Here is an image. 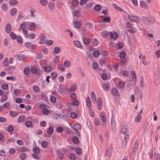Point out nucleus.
I'll return each mask as SVG.
<instances>
[{
    "label": "nucleus",
    "instance_id": "f257e3e1",
    "mask_svg": "<svg viewBox=\"0 0 160 160\" xmlns=\"http://www.w3.org/2000/svg\"><path fill=\"white\" fill-rule=\"evenodd\" d=\"M128 131V128L127 124L125 122L122 123L120 127V132L121 133L126 135L124 137V140L126 142H127V138L128 139L129 138V135L127 134Z\"/></svg>",
    "mask_w": 160,
    "mask_h": 160
},
{
    "label": "nucleus",
    "instance_id": "f03ea898",
    "mask_svg": "<svg viewBox=\"0 0 160 160\" xmlns=\"http://www.w3.org/2000/svg\"><path fill=\"white\" fill-rule=\"evenodd\" d=\"M154 79L156 85L158 86L160 84V68H158L155 71Z\"/></svg>",
    "mask_w": 160,
    "mask_h": 160
},
{
    "label": "nucleus",
    "instance_id": "7ed1b4c3",
    "mask_svg": "<svg viewBox=\"0 0 160 160\" xmlns=\"http://www.w3.org/2000/svg\"><path fill=\"white\" fill-rule=\"evenodd\" d=\"M144 23L147 25L151 24L154 23L155 21V18L153 17L149 18L145 17L143 18Z\"/></svg>",
    "mask_w": 160,
    "mask_h": 160
},
{
    "label": "nucleus",
    "instance_id": "20e7f679",
    "mask_svg": "<svg viewBox=\"0 0 160 160\" xmlns=\"http://www.w3.org/2000/svg\"><path fill=\"white\" fill-rule=\"evenodd\" d=\"M25 46L29 49L34 50L35 49V46L34 44H32V43L29 42H27L24 44Z\"/></svg>",
    "mask_w": 160,
    "mask_h": 160
},
{
    "label": "nucleus",
    "instance_id": "39448f33",
    "mask_svg": "<svg viewBox=\"0 0 160 160\" xmlns=\"http://www.w3.org/2000/svg\"><path fill=\"white\" fill-rule=\"evenodd\" d=\"M127 17L129 20L132 22H136L138 20V18L137 16L131 14H128Z\"/></svg>",
    "mask_w": 160,
    "mask_h": 160
},
{
    "label": "nucleus",
    "instance_id": "423d86ee",
    "mask_svg": "<svg viewBox=\"0 0 160 160\" xmlns=\"http://www.w3.org/2000/svg\"><path fill=\"white\" fill-rule=\"evenodd\" d=\"M102 101L101 98L98 97L97 101V107L99 110H101L102 107Z\"/></svg>",
    "mask_w": 160,
    "mask_h": 160
},
{
    "label": "nucleus",
    "instance_id": "0eeeda50",
    "mask_svg": "<svg viewBox=\"0 0 160 160\" xmlns=\"http://www.w3.org/2000/svg\"><path fill=\"white\" fill-rule=\"evenodd\" d=\"M86 102L87 107L89 109V110H91V102L89 97H87L86 98Z\"/></svg>",
    "mask_w": 160,
    "mask_h": 160
},
{
    "label": "nucleus",
    "instance_id": "6e6552de",
    "mask_svg": "<svg viewBox=\"0 0 160 160\" xmlns=\"http://www.w3.org/2000/svg\"><path fill=\"white\" fill-rule=\"evenodd\" d=\"M100 116L102 122H105L107 120V117L105 113L103 112H101L100 113Z\"/></svg>",
    "mask_w": 160,
    "mask_h": 160
},
{
    "label": "nucleus",
    "instance_id": "1a4fd4ad",
    "mask_svg": "<svg viewBox=\"0 0 160 160\" xmlns=\"http://www.w3.org/2000/svg\"><path fill=\"white\" fill-rule=\"evenodd\" d=\"M12 30V27L10 23L7 24L5 28V31L7 33H9Z\"/></svg>",
    "mask_w": 160,
    "mask_h": 160
},
{
    "label": "nucleus",
    "instance_id": "9d476101",
    "mask_svg": "<svg viewBox=\"0 0 160 160\" xmlns=\"http://www.w3.org/2000/svg\"><path fill=\"white\" fill-rule=\"evenodd\" d=\"M53 41L51 40H45V41H42L41 40V44H46L48 46H50L53 44Z\"/></svg>",
    "mask_w": 160,
    "mask_h": 160
},
{
    "label": "nucleus",
    "instance_id": "9b49d317",
    "mask_svg": "<svg viewBox=\"0 0 160 160\" xmlns=\"http://www.w3.org/2000/svg\"><path fill=\"white\" fill-rule=\"evenodd\" d=\"M73 43L74 45L77 47L82 49L83 47L82 44L80 42L78 41H73Z\"/></svg>",
    "mask_w": 160,
    "mask_h": 160
},
{
    "label": "nucleus",
    "instance_id": "f8f14e48",
    "mask_svg": "<svg viewBox=\"0 0 160 160\" xmlns=\"http://www.w3.org/2000/svg\"><path fill=\"white\" fill-rule=\"evenodd\" d=\"M109 35L110 36V38L113 39L117 38L118 36L117 33L115 32L112 33L111 32H109Z\"/></svg>",
    "mask_w": 160,
    "mask_h": 160
},
{
    "label": "nucleus",
    "instance_id": "ddd939ff",
    "mask_svg": "<svg viewBox=\"0 0 160 160\" xmlns=\"http://www.w3.org/2000/svg\"><path fill=\"white\" fill-rule=\"evenodd\" d=\"M112 153V149L111 146H109L108 148L106 151V155L108 157L110 156Z\"/></svg>",
    "mask_w": 160,
    "mask_h": 160
},
{
    "label": "nucleus",
    "instance_id": "4468645a",
    "mask_svg": "<svg viewBox=\"0 0 160 160\" xmlns=\"http://www.w3.org/2000/svg\"><path fill=\"white\" fill-rule=\"evenodd\" d=\"M73 128L75 131H77L81 129V126L80 124L76 123L74 124Z\"/></svg>",
    "mask_w": 160,
    "mask_h": 160
},
{
    "label": "nucleus",
    "instance_id": "2eb2a0df",
    "mask_svg": "<svg viewBox=\"0 0 160 160\" xmlns=\"http://www.w3.org/2000/svg\"><path fill=\"white\" fill-rule=\"evenodd\" d=\"M112 6L113 7L115 8L118 11H120L121 12H124V10L123 9L121 8L120 7L116 4H112Z\"/></svg>",
    "mask_w": 160,
    "mask_h": 160
},
{
    "label": "nucleus",
    "instance_id": "dca6fc26",
    "mask_svg": "<svg viewBox=\"0 0 160 160\" xmlns=\"http://www.w3.org/2000/svg\"><path fill=\"white\" fill-rule=\"evenodd\" d=\"M17 12V9L15 8H13L11 9L10 11V15L12 16L15 15Z\"/></svg>",
    "mask_w": 160,
    "mask_h": 160
},
{
    "label": "nucleus",
    "instance_id": "f3484780",
    "mask_svg": "<svg viewBox=\"0 0 160 160\" xmlns=\"http://www.w3.org/2000/svg\"><path fill=\"white\" fill-rule=\"evenodd\" d=\"M18 114V112L12 111H11L10 112L9 115L12 117H15L17 116Z\"/></svg>",
    "mask_w": 160,
    "mask_h": 160
},
{
    "label": "nucleus",
    "instance_id": "a211bd4d",
    "mask_svg": "<svg viewBox=\"0 0 160 160\" xmlns=\"http://www.w3.org/2000/svg\"><path fill=\"white\" fill-rule=\"evenodd\" d=\"M140 6L142 8L144 9H147L148 8L146 3L144 1L140 2Z\"/></svg>",
    "mask_w": 160,
    "mask_h": 160
},
{
    "label": "nucleus",
    "instance_id": "6ab92c4d",
    "mask_svg": "<svg viewBox=\"0 0 160 160\" xmlns=\"http://www.w3.org/2000/svg\"><path fill=\"white\" fill-rule=\"evenodd\" d=\"M18 1L17 0H10L9 1V4L10 5L14 6L17 5Z\"/></svg>",
    "mask_w": 160,
    "mask_h": 160
},
{
    "label": "nucleus",
    "instance_id": "aec40b11",
    "mask_svg": "<svg viewBox=\"0 0 160 160\" xmlns=\"http://www.w3.org/2000/svg\"><path fill=\"white\" fill-rule=\"evenodd\" d=\"M94 4V2L93 1H90L88 2L86 4V7L89 8L92 7Z\"/></svg>",
    "mask_w": 160,
    "mask_h": 160
},
{
    "label": "nucleus",
    "instance_id": "412c9836",
    "mask_svg": "<svg viewBox=\"0 0 160 160\" xmlns=\"http://www.w3.org/2000/svg\"><path fill=\"white\" fill-rule=\"evenodd\" d=\"M111 126L112 128H115L116 125V122H115V119H114V116H112V118H111Z\"/></svg>",
    "mask_w": 160,
    "mask_h": 160
},
{
    "label": "nucleus",
    "instance_id": "4be33fe9",
    "mask_svg": "<svg viewBox=\"0 0 160 160\" xmlns=\"http://www.w3.org/2000/svg\"><path fill=\"white\" fill-rule=\"evenodd\" d=\"M91 97L92 101L95 103L96 100V98L95 94L93 92H91Z\"/></svg>",
    "mask_w": 160,
    "mask_h": 160
},
{
    "label": "nucleus",
    "instance_id": "5701e85b",
    "mask_svg": "<svg viewBox=\"0 0 160 160\" xmlns=\"http://www.w3.org/2000/svg\"><path fill=\"white\" fill-rule=\"evenodd\" d=\"M109 35V32H108L107 31H103L102 32V36L104 38L108 37Z\"/></svg>",
    "mask_w": 160,
    "mask_h": 160
},
{
    "label": "nucleus",
    "instance_id": "b1692460",
    "mask_svg": "<svg viewBox=\"0 0 160 160\" xmlns=\"http://www.w3.org/2000/svg\"><path fill=\"white\" fill-rule=\"evenodd\" d=\"M9 65L8 60V58H4L3 62V65L5 67H7Z\"/></svg>",
    "mask_w": 160,
    "mask_h": 160
},
{
    "label": "nucleus",
    "instance_id": "393cba45",
    "mask_svg": "<svg viewBox=\"0 0 160 160\" xmlns=\"http://www.w3.org/2000/svg\"><path fill=\"white\" fill-rule=\"evenodd\" d=\"M25 116L24 115H21L19 117L18 119V122L19 123L21 122H22Z\"/></svg>",
    "mask_w": 160,
    "mask_h": 160
},
{
    "label": "nucleus",
    "instance_id": "a878e982",
    "mask_svg": "<svg viewBox=\"0 0 160 160\" xmlns=\"http://www.w3.org/2000/svg\"><path fill=\"white\" fill-rule=\"evenodd\" d=\"M82 41L84 44L88 45L90 42V40L88 38H83Z\"/></svg>",
    "mask_w": 160,
    "mask_h": 160
},
{
    "label": "nucleus",
    "instance_id": "bb28decb",
    "mask_svg": "<svg viewBox=\"0 0 160 160\" xmlns=\"http://www.w3.org/2000/svg\"><path fill=\"white\" fill-rule=\"evenodd\" d=\"M154 160H160V155L158 153H155L154 155Z\"/></svg>",
    "mask_w": 160,
    "mask_h": 160
},
{
    "label": "nucleus",
    "instance_id": "cd10ccee",
    "mask_svg": "<svg viewBox=\"0 0 160 160\" xmlns=\"http://www.w3.org/2000/svg\"><path fill=\"white\" fill-rule=\"evenodd\" d=\"M42 69H44L46 72H50L51 71V68L48 66H45L42 67Z\"/></svg>",
    "mask_w": 160,
    "mask_h": 160
},
{
    "label": "nucleus",
    "instance_id": "c85d7f7f",
    "mask_svg": "<svg viewBox=\"0 0 160 160\" xmlns=\"http://www.w3.org/2000/svg\"><path fill=\"white\" fill-rule=\"evenodd\" d=\"M74 27L77 28H79L81 26L80 22L78 21H75L74 23Z\"/></svg>",
    "mask_w": 160,
    "mask_h": 160
},
{
    "label": "nucleus",
    "instance_id": "c756f323",
    "mask_svg": "<svg viewBox=\"0 0 160 160\" xmlns=\"http://www.w3.org/2000/svg\"><path fill=\"white\" fill-rule=\"evenodd\" d=\"M48 6L50 10H52L54 8V4L53 2H50L48 3Z\"/></svg>",
    "mask_w": 160,
    "mask_h": 160
},
{
    "label": "nucleus",
    "instance_id": "7c9ffc66",
    "mask_svg": "<svg viewBox=\"0 0 160 160\" xmlns=\"http://www.w3.org/2000/svg\"><path fill=\"white\" fill-rule=\"evenodd\" d=\"M77 88V86L73 84L72 85L70 88H69L68 91L69 92H73L75 91Z\"/></svg>",
    "mask_w": 160,
    "mask_h": 160
},
{
    "label": "nucleus",
    "instance_id": "2f4dec72",
    "mask_svg": "<svg viewBox=\"0 0 160 160\" xmlns=\"http://www.w3.org/2000/svg\"><path fill=\"white\" fill-rule=\"evenodd\" d=\"M58 68L59 70L63 71L65 70V68L62 64H59L58 65Z\"/></svg>",
    "mask_w": 160,
    "mask_h": 160
},
{
    "label": "nucleus",
    "instance_id": "473e14b6",
    "mask_svg": "<svg viewBox=\"0 0 160 160\" xmlns=\"http://www.w3.org/2000/svg\"><path fill=\"white\" fill-rule=\"evenodd\" d=\"M94 9L96 11H99L101 9V6L100 4H97L94 6Z\"/></svg>",
    "mask_w": 160,
    "mask_h": 160
},
{
    "label": "nucleus",
    "instance_id": "72a5a7b5",
    "mask_svg": "<svg viewBox=\"0 0 160 160\" xmlns=\"http://www.w3.org/2000/svg\"><path fill=\"white\" fill-rule=\"evenodd\" d=\"M92 43L93 45L97 46L98 44L99 41L97 39L95 38L92 40Z\"/></svg>",
    "mask_w": 160,
    "mask_h": 160
},
{
    "label": "nucleus",
    "instance_id": "f704fd0d",
    "mask_svg": "<svg viewBox=\"0 0 160 160\" xmlns=\"http://www.w3.org/2000/svg\"><path fill=\"white\" fill-rule=\"evenodd\" d=\"M71 64V62L68 60L65 61L64 62V65L66 67H69Z\"/></svg>",
    "mask_w": 160,
    "mask_h": 160
},
{
    "label": "nucleus",
    "instance_id": "c9c22d12",
    "mask_svg": "<svg viewBox=\"0 0 160 160\" xmlns=\"http://www.w3.org/2000/svg\"><path fill=\"white\" fill-rule=\"evenodd\" d=\"M17 41V42L18 43H22L23 42V39L19 35H18L17 36V37L16 38Z\"/></svg>",
    "mask_w": 160,
    "mask_h": 160
},
{
    "label": "nucleus",
    "instance_id": "e433bc0d",
    "mask_svg": "<svg viewBox=\"0 0 160 160\" xmlns=\"http://www.w3.org/2000/svg\"><path fill=\"white\" fill-rule=\"evenodd\" d=\"M142 118V116L140 115H138L136 117V118L135 119V121L136 122H140Z\"/></svg>",
    "mask_w": 160,
    "mask_h": 160
},
{
    "label": "nucleus",
    "instance_id": "4c0bfd02",
    "mask_svg": "<svg viewBox=\"0 0 160 160\" xmlns=\"http://www.w3.org/2000/svg\"><path fill=\"white\" fill-rule=\"evenodd\" d=\"M14 127L12 125H9L7 128V131L9 132H11L13 131Z\"/></svg>",
    "mask_w": 160,
    "mask_h": 160
},
{
    "label": "nucleus",
    "instance_id": "58836bf2",
    "mask_svg": "<svg viewBox=\"0 0 160 160\" xmlns=\"http://www.w3.org/2000/svg\"><path fill=\"white\" fill-rule=\"evenodd\" d=\"M1 8L2 10L4 11H6L8 9L7 5L5 3H3L1 5Z\"/></svg>",
    "mask_w": 160,
    "mask_h": 160
},
{
    "label": "nucleus",
    "instance_id": "ea45409f",
    "mask_svg": "<svg viewBox=\"0 0 160 160\" xmlns=\"http://www.w3.org/2000/svg\"><path fill=\"white\" fill-rule=\"evenodd\" d=\"M86 27L88 28L91 29L92 28L93 25L91 22H87L86 24Z\"/></svg>",
    "mask_w": 160,
    "mask_h": 160
},
{
    "label": "nucleus",
    "instance_id": "a19ab883",
    "mask_svg": "<svg viewBox=\"0 0 160 160\" xmlns=\"http://www.w3.org/2000/svg\"><path fill=\"white\" fill-rule=\"evenodd\" d=\"M24 58V55L22 54H19L17 55L18 59L20 61H22Z\"/></svg>",
    "mask_w": 160,
    "mask_h": 160
},
{
    "label": "nucleus",
    "instance_id": "79ce46f5",
    "mask_svg": "<svg viewBox=\"0 0 160 160\" xmlns=\"http://www.w3.org/2000/svg\"><path fill=\"white\" fill-rule=\"evenodd\" d=\"M53 132V128L51 127H50L47 130V133L50 134H52Z\"/></svg>",
    "mask_w": 160,
    "mask_h": 160
},
{
    "label": "nucleus",
    "instance_id": "37998d69",
    "mask_svg": "<svg viewBox=\"0 0 160 160\" xmlns=\"http://www.w3.org/2000/svg\"><path fill=\"white\" fill-rule=\"evenodd\" d=\"M118 92V90L116 88H114L112 89L111 91V92L112 94L114 96H115L117 95Z\"/></svg>",
    "mask_w": 160,
    "mask_h": 160
},
{
    "label": "nucleus",
    "instance_id": "c03bdc74",
    "mask_svg": "<svg viewBox=\"0 0 160 160\" xmlns=\"http://www.w3.org/2000/svg\"><path fill=\"white\" fill-rule=\"evenodd\" d=\"M60 51V48L58 47H55L53 50L54 52L56 54L58 53Z\"/></svg>",
    "mask_w": 160,
    "mask_h": 160
},
{
    "label": "nucleus",
    "instance_id": "a18cd8bd",
    "mask_svg": "<svg viewBox=\"0 0 160 160\" xmlns=\"http://www.w3.org/2000/svg\"><path fill=\"white\" fill-rule=\"evenodd\" d=\"M10 36L11 38L14 39H16V38L17 37L16 35L12 32H10Z\"/></svg>",
    "mask_w": 160,
    "mask_h": 160
},
{
    "label": "nucleus",
    "instance_id": "49530a36",
    "mask_svg": "<svg viewBox=\"0 0 160 160\" xmlns=\"http://www.w3.org/2000/svg\"><path fill=\"white\" fill-rule=\"evenodd\" d=\"M72 141L74 143L77 144L79 142L78 138L76 136H74L72 138Z\"/></svg>",
    "mask_w": 160,
    "mask_h": 160
},
{
    "label": "nucleus",
    "instance_id": "de8ad7c7",
    "mask_svg": "<svg viewBox=\"0 0 160 160\" xmlns=\"http://www.w3.org/2000/svg\"><path fill=\"white\" fill-rule=\"evenodd\" d=\"M70 96L71 98L73 100L76 99L77 98L76 94L74 93H72L70 94Z\"/></svg>",
    "mask_w": 160,
    "mask_h": 160
},
{
    "label": "nucleus",
    "instance_id": "09e8293b",
    "mask_svg": "<svg viewBox=\"0 0 160 160\" xmlns=\"http://www.w3.org/2000/svg\"><path fill=\"white\" fill-rule=\"evenodd\" d=\"M100 55V52L98 50L95 51L93 53V55L96 58L98 57Z\"/></svg>",
    "mask_w": 160,
    "mask_h": 160
},
{
    "label": "nucleus",
    "instance_id": "8fccbe9b",
    "mask_svg": "<svg viewBox=\"0 0 160 160\" xmlns=\"http://www.w3.org/2000/svg\"><path fill=\"white\" fill-rule=\"evenodd\" d=\"M26 155L25 153H22L19 156V158L21 160H24L26 158Z\"/></svg>",
    "mask_w": 160,
    "mask_h": 160
},
{
    "label": "nucleus",
    "instance_id": "3c124183",
    "mask_svg": "<svg viewBox=\"0 0 160 160\" xmlns=\"http://www.w3.org/2000/svg\"><path fill=\"white\" fill-rule=\"evenodd\" d=\"M23 72L26 75H28L30 73L29 69L28 68H25L24 69Z\"/></svg>",
    "mask_w": 160,
    "mask_h": 160
},
{
    "label": "nucleus",
    "instance_id": "603ef678",
    "mask_svg": "<svg viewBox=\"0 0 160 160\" xmlns=\"http://www.w3.org/2000/svg\"><path fill=\"white\" fill-rule=\"evenodd\" d=\"M126 55V53L124 52H121L119 55V56L120 58L122 59H124Z\"/></svg>",
    "mask_w": 160,
    "mask_h": 160
},
{
    "label": "nucleus",
    "instance_id": "864d4df0",
    "mask_svg": "<svg viewBox=\"0 0 160 160\" xmlns=\"http://www.w3.org/2000/svg\"><path fill=\"white\" fill-rule=\"evenodd\" d=\"M60 59V58L58 56H56L54 57L53 60L55 63H57L59 62Z\"/></svg>",
    "mask_w": 160,
    "mask_h": 160
},
{
    "label": "nucleus",
    "instance_id": "5fc2aeb1",
    "mask_svg": "<svg viewBox=\"0 0 160 160\" xmlns=\"http://www.w3.org/2000/svg\"><path fill=\"white\" fill-rule=\"evenodd\" d=\"M69 157L72 160H75L76 158V155L73 153L70 154L69 155Z\"/></svg>",
    "mask_w": 160,
    "mask_h": 160
},
{
    "label": "nucleus",
    "instance_id": "6e6d98bb",
    "mask_svg": "<svg viewBox=\"0 0 160 160\" xmlns=\"http://www.w3.org/2000/svg\"><path fill=\"white\" fill-rule=\"evenodd\" d=\"M33 89L34 92H39L40 90L39 87L36 85L33 86Z\"/></svg>",
    "mask_w": 160,
    "mask_h": 160
},
{
    "label": "nucleus",
    "instance_id": "4d7b16f0",
    "mask_svg": "<svg viewBox=\"0 0 160 160\" xmlns=\"http://www.w3.org/2000/svg\"><path fill=\"white\" fill-rule=\"evenodd\" d=\"M49 112V110L48 109L46 108H43L42 111V113L45 115H48V114Z\"/></svg>",
    "mask_w": 160,
    "mask_h": 160
},
{
    "label": "nucleus",
    "instance_id": "13d9d810",
    "mask_svg": "<svg viewBox=\"0 0 160 160\" xmlns=\"http://www.w3.org/2000/svg\"><path fill=\"white\" fill-rule=\"evenodd\" d=\"M125 84L122 81L118 83V87L120 88H122L125 86Z\"/></svg>",
    "mask_w": 160,
    "mask_h": 160
},
{
    "label": "nucleus",
    "instance_id": "bf43d9fd",
    "mask_svg": "<svg viewBox=\"0 0 160 160\" xmlns=\"http://www.w3.org/2000/svg\"><path fill=\"white\" fill-rule=\"evenodd\" d=\"M79 3V2L78 0H73L72 2V6H77Z\"/></svg>",
    "mask_w": 160,
    "mask_h": 160
},
{
    "label": "nucleus",
    "instance_id": "052dcab7",
    "mask_svg": "<svg viewBox=\"0 0 160 160\" xmlns=\"http://www.w3.org/2000/svg\"><path fill=\"white\" fill-rule=\"evenodd\" d=\"M70 117L71 118L73 119H75L77 118V114L74 112L71 113L70 114Z\"/></svg>",
    "mask_w": 160,
    "mask_h": 160
},
{
    "label": "nucleus",
    "instance_id": "680f3d73",
    "mask_svg": "<svg viewBox=\"0 0 160 160\" xmlns=\"http://www.w3.org/2000/svg\"><path fill=\"white\" fill-rule=\"evenodd\" d=\"M48 4L47 0H41V4L44 6H46Z\"/></svg>",
    "mask_w": 160,
    "mask_h": 160
},
{
    "label": "nucleus",
    "instance_id": "e2e57ef3",
    "mask_svg": "<svg viewBox=\"0 0 160 160\" xmlns=\"http://www.w3.org/2000/svg\"><path fill=\"white\" fill-rule=\"evenodd\" d=\"M131 74L132 75V79L133 80H136L137 78V76L136 75L135 72L133 71H131Z\"/></svg>",
    "mask_w": 160,
    "mask_h": 160
},
{
    "label": "nucleus",
    "instance_id": "0e129e2a",
    "mask_svg": "<svg viewBox=\"0 0 160 160\" xmlns=\"http://www.w3.org/2000/svg\"><path fill=\"white\" fill-rule=\"evenodd\" d=\"M7 99V95H4L2 96L1 98V102H3L5 101Z\"/></svg>",
    "mask_w": 160,
    "mask_h": 160
},
{
    "label": "nucleus",
    "instance_id": "69168bd1",
    "mask_svg": "<svg viewBox=\"0 0 160 160\" xmlns=\"http://www.w3.org/2000/svg\"><path fill=\"white\" fill-rule=\"evenodd\" d=\"M72 103L74 105L77 106L79 105V102L77 99H75L73 100L72 102Z\"/></svg>",
    "mask_w": 160,
    "mask_h": 160
},
{
    "label": "nucleus",
    "instance_id": "338daca9",
    "mask_svg": "<svg viewBox=\"0 0 160 160\" xmlns=\"http://www.w3.org/2000/svg\"><path fill=\"white\" fill-rule=\"evenodd\" d=\"M8 88V86L7 84H3L2 86V88L4 90H7Z\"/></svg>",
    "mask_w": 160,
    "mask_h": 160
},
{
    "label": "nucleus",
    "instance_id": "774afa93",
    "mask_svg": "<svg viewBox=\"0 0 160 160\" xmlns=\"http://www.w3.org/2000/svg\"><path fill=\"white\" fill-rule=\"evenodd\" d=\"M75 152L77 153L80 154L82 153V151L80 148H77L75 150Z\"/></svg>",
    "mask_w": 160,
    "mask_h": 160
}]
</instances>
